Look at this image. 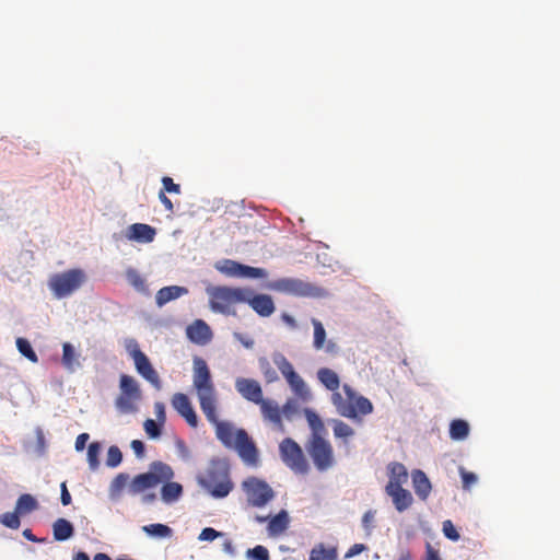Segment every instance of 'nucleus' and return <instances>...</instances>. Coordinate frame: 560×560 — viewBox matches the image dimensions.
<instances>
[{
    "label": "nucleus",
    "instance_id": "a19ab883",
    "mask_svg": "<svg viewBox=\"0 0 560 560\" xmlns=\"http://www.w3.org/2000/svg\"><path fill=\"white\" fill-rule=\"evenodd\" d=\"M101 453V445L97 442H93L88 447V462L92 470L97 469L100 465L98 456Z\"/></svg>",
    "mask_w": 560,
    "mask_h": 560
},
{
    "label": "nucleus",
    "instance_id": "bb28decb",
    "mask_svg": "<svg viewBox=\"0 0 560 560\" xmlns=\"http://www.w3.org/2000/svg\"><path fill=\"white\" fill-rule=\"evenodd\" d=\"M188 290L184 287L170 285L160 289L155 295V301L159 306H163L172 300L178 299L186 294Z\"/></svg>",
    "mask_w": 560,
    "mask_h": 560
},
{
    "label": "nucleus",
    "instance_id": "09e8293b",
    "mask_svg": "<svg viewBox=\"0 0 560 560\" xmlns=\"http://www.w3.org/2000/svg\"><path fill=\"white\" fill-rule=\"evenodd\" d=\"M305 416H306L307 422H308L310 427L313 429L314 433H317L319 430H322L324 428L323 421L320 420L318 415L315 413L314 411L306 409Z\"/></svg>",
    "mask_w": 560,
    "mask_h": 560
},
{
    "label": "nucleus",
    "instance_id": "052dcab7",
    "mask_svg": "<svg viewBox=\"0 0 560 560\" xmlns=\"http://www.w3.org/2000/svg\"><path fill=\"white\" fill-rule=\"evenodd\" d=\"M366 550V546L363 544H354L349 548V550L346 552L345 558H352L362 551Z\"/></svg>",
    "mask_w": 560,
    "mask_h": 560
},
{
    "label": "nucleus",
    "instance_id": "338daca9",
    "mask_svg": "<svg viewBox=\"0 0 560 560\" xmlns=\"http://www.w3.org/2000/svg\"><path fill=\"white\" fill-rule=\"evenodd\" d=\"M234 337L243 343L246 348H252L254 346V341L249 338H244L242 334L234 332Z\"/></svg>",
    "mask_w": 560,
    "mask_h": 560
},
{
    "label": "nucleus",
    "instance_id": "a211bd4d",
    "mask_svg": "<svg viewBox=\"0 0 560 560\" xmlns=\"http://www.w3.org/2000/svg\"><path fill=\"white\" fill-rule=\"evenodd\" d=\"M257 406H259L262 419L266 422L271 423L277 430L281 432L284 431L281 408L276 400L264 398L262 402H259Z\"/></svg>",
    "mask_w": 560,
    "mask_h": 560
},
{
    "label": "nucleus",
    "instance_id": "f257e3e1",
    "mask_svg": "<svg viewBox=\"0 0 560 560\" xmlns=\"http://www.w3.org/2000/svg\"><path fill=\"white\" fill-rule=\"evenodd\" d=\"M192 386L196 389L201 411L211 412L213 407H218V394L210 369L206 360L200 357L194 358Z\"/></svg>",
    "mask_w": 560,
    "mask_h": 560
},
{
    "label": "nucleus",
    "instance_id": "20e7f679",
    "mask_svg": "<svg viewBox=\"0 0 560 560\" xmlns=\"http://www.w3.org/2000/svg\"><path fill=\"white\" fill-rule=\"evenodd\" d=\"M247 300V289L217 287L210 291L211 310L224 315H235L233 310L237 303Z\"/></svg>",
    "mask_w": 560,
    "mask_h": 560
},
{
    "label": "nucleus",
    "instance_id": "4c0bfd02",
    "mask_svg": "<svg viewBox=\"0 0 560 560\" xmlns=\"http://www.w3.org/2000/svg\"><path fill=\"white\" fill-rule=\"evenodd\" d=\"M16 348L20 351V353L22 355H24L25 358H27L31 362H33V363L38 362V357H37L36 352L33 350V348L27 339L19 337L16 339Z\"/></svg>",
    "mask_w": 560,
    "mask_h": 560
},
{
    "label": "nucleus",
    "instance_id": "c756f323",
    "mask_svg": "<svg viewBox=\"0 0 560 560\" xmlns=\"http://www.w3.org/2000/svg\"><path fill=\"white\" fill-rule=\"evenodd\" d=\"M337 558L336 547H327L320 542L313 547L308 560H337Z\"/></svg>",
    "mask_w": 560,
    "mask_h": 560
},
{
    "label": "nucleus",
    "instance_id": "2f4dec72",
    "mask_svg": "<svg viewBox=\"0 0 560 560\" xmlns=\"http://www.w3.org/2000/svg\"><path fill=\"white\" fill-rule=\"evenodd\" d=\"M182 493L183 487L177 482H170V480L165 481V485L161 489V497L166 503L178 500Z\"/></svg>",
    "mask_w": 560,
    "mask_h": 560
},
{
    "label": "nucleus",
    "instance_id": "f704fd0d",
    "mask_svg": "<svg viewBox=\"0 0 560 560\" xmlns=\"http://www.w3.org/2000/svg\"><path fill=\"white\" fill-rule=\"evenodd\" d=\"M312 324L314 327L313 347L316 350H322V349H324L325 341H326V330H325L323 324L316 318H312Z\"/></svg>",
    "mask_w": 560,
    "mask_h": 560
},
{
    "label": "nucleus",
    "instance_id": "cd10ccee",
    "mask_svg": "<svg viewBox=\"0 0 560 560\" xmlns=\"http://www.w3.org/2000/svg\"><path fill=\"white\" fill-rule=\"evenodd\" d=\"M317 378L327 389L332 393H339L340 380L335 371L328 368H322L317 372Z\"/></svg>",
    "mask_w": 560,
    "mask_h": 560
},
{
    "label": "nucleus",
    "instance_id": "423d86ee",
    "mask_svg": "<svg viewBox=\"0 0 560 560\" xmlns=\"http://www.w3.org/2000/svg\"><path fill=\"white\" fill-rule=\"evenodd\" d=\"M120 394L115 400L116 408L121 413L137 411V402L142 398V392L137 380L128 374H121L119 378Z\"/></svg>",
    "mask_w": 560,
    "mask_h": 560
},
{
    "label": "nucleus",
    "instance_id": "69168bd1",
    "mask_svg": "<svg viewBox=\"0 0 560 560\" xmlns=\"http://www.w3.org/2000/svg\"><path fill=\"white\" fill-rule=\"evenodd\" d=\"M126 349L131 358H132V352L135 350H140L139 345L135 339H128L126 341Z\"/></svg>",
    "mask_w": 560,
    "mask_h": 560
},
{
    "label": "nucleus",
    "instance_id": "603ef678",
    "mask_svg": "<svg viewBox=\"0 0 560 560\" xmlns=\"http://www.w3.org/2000/svg\"><path fill=\"white\" fill-rule=\"evenodd\" d=\"M443 533L444 535L453 540V541H457L459 539V534L458 532L456 530V528L454 527L453 523L447 520V521H444L443 522Z\"/></svg>",
    "mask_w": 560,
    "mask_h": 560
},
{
    "label": "nucleus",
    "instance_id": "37998d69",
    "mask_svg": "<svg viewBox=\"0 0 560 560\" xmlns=\"http://www.w3.org/2000/svg\"><path fill=\"white\" fill-rule=\"evenodd\" d=\"M241 269L240 277L242 278H266L267 272L262 268L250 267L246 265L236 266Z\"/></svg>",
    "mask_w": 560,
    "mask_h": 560
},
{
    "label": "nucleus",
    "instance_id": "412c9836",
    "mask_svg": "<svg viewBox=\"0 0 560 560\" xmlns=\"http://www.w3.org/2000/svg\"><path fill=\"white\" fill-rule=\"evenodd\" d=\"M255 521L257 523H265L268 521V533L270 536L281 535L289 526V515L284 510L280 511L272 517L256 515Z\"/></svg>",
    "mask_w": 560,
    "mask_h": 560
},
{
    "label": "nucleus",
    "instance_id": "1a4fd4ad",
    "mask_svg": "<svg viewBox=\"0 0 560 560\" xmlns=\"http://www.w3.org/2000/svg\"><path fill=\"white\" fill-rule=\"evenodd\" d=\"M85 281V273L81 269H70L54 275L49 280V288L58 299L66 298L77 291Z\"/></svg>",
    "mask_w": 560,
    "mask_h": 560
},
{
    "label": "nucleus",
    "instance_id": "6e6552de",
    "mask_svg": "<svg viewBox=\"0 0 560 560\" xmlns=\"http://www.w3.org/2000/svg\"><path fill=\"white\" fill-rule=\"evenodd\" d=\"M269 289L300 298H320L326 294L323 288L296 278L278 279L269 284Z\"/></svg>",
    "mask_w": 560,
    "mask_h": 560
},
{
    "label": "nucleus",
    "instance_id": "aec40b11",
    "mask_svg": "<svg viewBox=\"0 0 560 560\" xmlns=\"http://www.w3.org/2000/svg\"><path fill=\"white\" fill-rule=\"evenodd\" d=\"M244 303H248L249 306L261 317L270 316L276 310L273 300L270 295L253 294L248 289L247 300H245Z\"/></svg>",
    "mask_w": 560,
    "mask_h": 560
},
{
    "label": "nucleus",
    "instance_id": "39448f33",
    "mask_svg": "<svg viewBox=\"0 0 560 560\" xmlns=\"http://www.w3.org/2000/svg\"><path fill=\"white\" fill-rule=\"evenodd\" d=\"M172 468L162 462H154L150 465V470L144 474L137 475L131 483L130 491L140 493L147 489L154 488L159 483L171 480L173 478Z\"/></svg>",
    "mask_w": 560,
    "mask_h": 560
},
{
    "label": "nucleus",
    "instance_id": "58836bf2",
    "mask_svg": "<svg viewBox=\"0 0 560 560\" xmlns=\"http://www.w3.org/2000/svg\"><path fill=\"white\" fill-rule=\"evenodd\" d=\"M332 429L336 438L347 439L354 434V430L341 420H334Z\"/></svg>",
    "mask_w": 560,
    "mask_h": 560
},
{
    "label": "nucleus",
    "instance_id": "3c124183",
    "mask_svg": "<svg viewBox=\"0 0 560 560\" xmlns=\"http://www.w3.org/2000/svg\"><path fill=\"white\" fill-rule=\"evenodd\" d=\"M280 408L282 416L290 420L298 412V402L294 399H288Z\"/></svg>",
    "mask_w": 560,
    "mask_h": 560
},
{
    "label": "nucleus",
    "instance_id": "ddd939ff",
    "mask_svg": "<svg viewBox=\"0 0 560 560\" xmlns=\"http://www.w3.org/2000/svg\"><path fill=\"white\" fill-rule=\"evenodd\" d=\"M233 447L237 451L242 460L249 465L256 466L258 463V451L255 443L244 429L236 430L235 444Z\"/></svg>",
    "mask_w": 560,
    "mask_h": 560
},
{
    "label": "nucleus",
    "instance_id": "0eeeda50",
    "mask_svg": "<svg viewBox=\"0 0 560 560\" xmlns=\"http://www.w3.org/2000/svg\"><path fill=\"white\" fill-rule=\"evenodd\" d=\"M306 451L318 471H327L335 465V453L329 441L325 440L318 433H313L310 439Z\"/></svg>",
    "mask_w": 560,
    "mask_h": 560
},
{
    "label": "nucleus",
    "instance_id": "4be33fe9",
    "mask_svg": "<svg viewBox=\"0 0 560 560\" xmlns=\"http://www.w3.org/2000/svg\"><path fill=\"white\" fill-rule=\"evenodd\" d=\"M156 231L145 223H133L128 228L127 238L138 243H151L154 241Z\"/></svg>",
    "mask_w": 560,
    "mask_h": 560
},
{
    "label": "nucleus",
    "instance_id": "f3484780",
    "mask_svg": "<svg viewBox=\"0 0 560 560\" xmlns=\"http://www.w3.org/2000/svg\"><path fill=\"white\" fill-rule=\"evenodd\" d=\"M172 407L185 419L191 428H197L199 420L189 397L183 393H176L171 399Z\"/></svg>",
    "mask_w": 560,
    "mask_h": 560
},
{
    "label": "nucleus",
    "instance_id": "f03ea898",
    "mask_svg": "<svg viewBox=\"0 0 560 560\" xmlns=\"http://www.w3.org/2000/svg\"><path fill=\"white\" fill-rule=\"evenodd\" d=\"M342 389L345 397L340 393H332L331 395V402L340 416L357 419L373 411L372 402L368 398L358 395L351 386L345 384Z\"/></svg>",
    "mask_w": 560,
    "mask_h": 560
},
{
    "label": "nucleus",
    "instance_id": "8fccbe9b",
    "mask_svg": "<svg viewBox=\"0 0 560 560\" xmlns=\"http://www.w3.org/2000/svg\"><path fill=\"white\" fill-rule=\"evenodd\" d=\"M459 474L465 490H469L478 480L474 472L467 471L464 467H459Z\"/></svg>",
    "mask_w": 560,
    "mask_h": 560
},
{
    "label": "nucleus",
    "instance_id": "7c9ffc66",
    "mask_svg": "<svg viewBox=\"0 0 560 560\" xmlns=\"http://www.w3.org/2000/svg\"><path fill=\"white\" fill-rule=\"evenodd\" d=\"M37 508L38 503L36 499L28 493L21 494L15 504V511L20 515L28 514L35 511Z\"/></svg>",
    "mask_w": 560,
    "mask_h": 560
},
{
    "label": "nucleus",
    "instance_id": "680f3d73",
    "mask_svg": "<svg viewBox=\"0 0 560 560\" xmlns=\"http://www.w3.org/2000/svg\"><path fill=\"white\" fill-rule=\"evenodd\" d=\"M423 560H441L439 551L429 542L425 546V558Z\"/></svg>",
    "mask_w": 560,
    "mask_h": 560
},
{
    "label": "nucleus",
    "instance_id": "c03bdc74",
    "mask_svg": "<svg viewBox=\"0 0 560 560\" xmlns=\"http://www.w3.org/2000/svg\"><path fill=\"white\" fill-rule=\"evenodd\" d=\"M162 427L163 425H160V423L153 419H147L143 423V429L147 435L151 439H158L161 436Z\"/></svg>",
    "mask_w": 560,
    "mask_h": 560
},
{
    "label": "nucleus",
    "instance_id": "9d476101",
    "mask_svg": "<svg viewBox=\"0 0 560 560\" xmlns=\"http://www.w3.org/2000/svg\"><path fill=\"white\" fill-rule=\"evenodd\" d=\"M242 490L246 495L248 506L264 508L275 497L272 488L257 477H248L242 482Z\"/></svg>",
    "mask_w": 560,
    "mask_h": 560
},
{
    "label": "nucleus",
    "instance_id": "2eb2a0df",
    "mask_svg": "<svg viewBox=\"0 0 560 560\" xmlns=\"http://www.w3.org/2000/svg\"><path fill=\"white\" fill-rule=\"evenodd\" d=\"M132 360L137 372L148 381L156 390L162 388V382L159 373L152 366L149 358L141 350H135L132 352Z\"/></svg>",
    "mask_w": 560,
    "mask_h": 560
},
{
    "label": "nucleus",
    "instance_id": "13d9d810",
    "mask_svg": "<svg viewBox=\"0 0 560 560\" xmlns=\"http://www.w3.org/2000/svg\"><path fill=\"white\" fill-rule=\"evenodd\" d=\"M60 491H61V494H60V500H61V503L62 505H69L72 501V498H71V494L67 488V482L63 481L61 482L60 485Z\"/></svg>",
    "mask_w": 560,
    "mask_h": 560
},
{
    "label": "nucleus",
    "instance_id": "c9c22d12",
    "mask_svg": "<svg viewBox=\"0 0 560 560\" xmlns=\"http://www.w3.org/2000/svg\"><path fill=\"white\" fill-rule=\"evenodd\" d=\"M128 282L137 290L143 293L148 292V285L144 278L135 269H128L126 272Z\"/></svg>",
    "mask_w": 560,
    "mask_h": 560
},
{
    "label": "nucleus",
    "instance_id": "9b49d317",
    "mask_svg": "<svg viewBox=\"0 0 560 560\" xmlns=\"http://www.w3.org/2000/svg\"><path fill=\"white\" fill-rule=\"evenodd\" d=\"M280 456L283 463L294 472L306 475L310 465L302 447L291 438L284 439L279 445Z\"/></svg>",
    "mask_w": 560,
    "mask_h": 560
},
{
    "label": "nucleus",
    "instance_id": "6ab92c4d",
    "mask_svg": "<svg viewBox=\"0 0 560 560\" xmlns=\"http://www.w3.org/2000/svg\"><path fill=\"white\" fill-rule=\"evenodd\" d=\"M187 338L196 345L205 346L212 339L210 326L202 319H196L186 328Z\"/></svg>",
    "mask_w": 560,
    "mask_h": 560
},
{
    "label": "nucleus",
    "instance_id": "dca6fc26",
    "mask_svg": "<svg viewBox=\"0 0 560 560\" xmlns=\"http://www.w3.org/2000/svg\"><path fill=\"white\" fill-rule=\"evenodd\" d=\"M236 392L247 401L258 405L262 402L264 393L260 383L255 378L237 377L235 380Z\"/></svg>",
    "mask_w": 560,
    "mask_h": 560
},
{
    "label": "nucleus",
    "instance_id": "c85d7f7f",
    "mask_svg": "<svg viewBox=\"0 0 560 560\" xmlns=\"http://www.w3.org/2000/svg\"><path fill=\"white\" fill-rule=\"evenodd\" d=\"M61 362H62V365L68 371H71V372H73L78 366H80L79 355L75 352L74 347L69 342H65L62 346Z\"/></svg>",
    "mask_w": 560,
    "mask_h": 560
},
{
    "label": "nucleus",
    "instance_id": "6e6d98bb",
    "mask_svg": "<svg viewBox=\"0 0 560 560\" xmlns=\"http://www.w3.org/2000/svg\"><path fill=\"white\" fill-rule=\"evenodd\" d=\"M154 413L156 416V421L160 423V425H164L166 422V412L163 402L156 401L154 404Z\"/></svg>",
    "mask_w": 560,
    "mask_h": 560
},
{
    "label": "nucleus",
    "instance_id": "774afa93",
    "mask_svg": "<svg viewBox=\"0 0 560 560\" xmlns=\"http://www.w3.org/2000/svg\"><path fill=\"white\" fill-rule=\"evenodd\" d=\"M324 348L327 353L335 354L338 352V346L331 340H329L327 342L325 341Z\"/></svg>",
    "mask_w": 560,
    "mask_h": 560
},
{
    "label": "nucleus",
    "instance_id": "b1692460",
    "mask_svg": "<svg viewBox=\"0 0 560 560\" xmlns=\"http://www.w3.org/2000/svg\"><path fill=\"white\" fill-rule=\"evenodd\" d=\"M389 480L385 489L392 490L393 488L402 487L408 480L407 468L401 463H390L387 467Z\"/></svg>",
    "mask_w": 560,
    "mask_h": 560
},
{
    "label": "nucleus",
    "instance_id": "e2e57ef3",
    "mask_svg": "<svg viewBox=\"0 0 560 560\" xmlns=\"http://www.w3.org/2000/svg\"><path fill=\"white\" fill-rule=\"evenodd\" d=\"M159 199H160V201L163 203L164 208H165L168 212H173V210H174L173 202H172V201H171V199L166 196L165 190H160V192H159Z\"/></svg>",
    "mask_w": 560,
    "mask_h": 560
},
{
    "label": "nucleus",
    "instance_id": "a878e982",
    "mask_svg": "<svg viewBox=\"0 0 560 560\" xmlns=\"http://www.w3.org/2000/svg\"><path fill=\"white\" fill-rule=\"evenodd\" d=\"M74 535L72 523L66 518H57L52 524V536L56 541H65Z\"/></svg>",
    "mask_w": 560,
    "mask_h": 560
},
{
    "label": "nucleus",
    "instance_id": "393cba45",
    "mask_svg": "<svg viewBox=\"0 0 560 560\" xmlns=\"http://www.w3.org/2000/svg\"><path fill=\"white\" fill-rule=\"evenodd\" d=\"M411 478L416 494L419 499L423 501L427 500L432 490L431 482L427 475L422 470L416 469L412 471Z\"/></svg>",
    "mask_w": 560,
    "mask_h": 560
},
{
    "label": "nucleus",
    "instance_id": "f8f14e48",
    "mask_svg": "<svg viewBox=\"0 0 560 560\" xmlns=\"http://www.w3.org/2000/svg\"><path fill=\"white\" fill-rule=\"evenodd\" d=\"M275 365L279 369L292 390L298 395H303L306 392V385L303 378L295 372L291 362L280 352L272 355Z\"/></svg>",
    "mask_w": 560,
    "mask_h": 560
},
{
    "label": "nucleus",
    "instance_id": "0e129e2a",
    "mask_svg": "<svg viewBox=\"0 0 560 560\" xmlns=\"http://www.w3.org/2000/svg\"><path fill=\"white\" fill-rule=\"evenodd\" d=\"M89 434L88 433H81L77 436V440H75V450L77 451H83L84 447H85V444L89 440Z\"/></svg>",
    "mask_w": 560,
    "mask_h": 560
},
{
    "label": "nucleus",
    "instance_id": "4d7b16f0",
    "mask_svg": "<svg viewBox=\"0 0 560 560\" xmlns=\"http://www.w3.org/2000/svg\"><path fill=\"white\" fill-rule=\"evenodd\" d=\"M375 518V511L369 510L363 514L362 526L366 532H371Z\"/></svg>",
    "mask_w": 560,
    "mask_h": 560
},
{
    "label": "nucleus",
    "instance_id": "de8ad7c7",
    "mask_svg": "<svg viewBox=\"0 0 560 560\" xmlns=\"http://www.w3.org/2000/svg\"><path fill=\"white\" fill-rule=\"evenodd\" d=\"M247 557L252 558L253 560H270L268 549L261 545L248 549Z\"/></svg>",
    "mask_w": 560,
    "mask_h": 560
},
{
    "label": "nucleus",
    "instance_id": "72a5a7b5",
    "mask_svg": "<svg viewBox=\"0 0 560 560\" xmlns=\"http://www.w3.org/2000/svg\"><path fill=\"white\" fill-rule=\"evenodd\" d=\"M143 532L147 533L150 536L160 537V538H166L171 537L173 534V530L171 527L164 524L155 523L145 525L142 527Z\"/></svg>",
    "mask_w": 560,
    "mask_h": 560
},
{
    "label": "nucleus",
    "instance_id": "864d4df0",
    "mask_svg": "<svg viewBox=\"0 0 560 560\" xmlns=\"http://www.w3.org/2000/svg\"><path fill=\"white\" fill-rule=\"evenodd\" d=\"M220 536H222L221 532H218L212 527H206L199 534L198 539L202 541H212Z\"/></svg>",
    "mask_w": 560,
    "mask_h": 560
},
{
    "label": "nucleus",
    "instance_id": "5701e85b",
    "mask_svg": "<svg viewBox=\"0 0 560 560\" xmlns=\"http://www.w3.org/2000/svg\"><path fill=\"white\" fill-rule=\"evenodd\" d=\"M385 492L388 497L392 498L395 509L400 513L408 510L412 505L413 498L411 493L402 487L393 488L392 490L385 489Z\"/></svg>",
    "mask_w": 560,
    "mask_h": 560
},
{
    "label": "nucleus",
    "instance_id": "79ce46f5",
    "mask_svg": "<svg viewBox=\"0 0 560 560\" xmlns=\"http://www.w3.org/2000/svg\"><path fill=\"white\" fill-rule=\"evenodd\" d=\"M236 266H242V264L236 262L234 260L225 259L221 265H218L217 268L221 272L232 276V277H240L241 269Z\"/></svg>",
    "mask_w": 560,
    "mask_h": 560
},
{
    "label": "nucleus",
    "instance_id": "a18cd8bd",
    "mask_svg": "<svg viewBox=\"0 0 560 560\" xmlns=\"http://www.w3.org/2000/svg\"><path fill=\"white\" fill-rule=\"evenodd\" d=\"M129 476L127 474H118L110 483V493L113 495L118 494L128 483Z\"/></svg>",
    "mask_w": 560,
    "mask_h": 560
},
{
    "label": "nucleus",
    "instance_id": "e433bc0d",
    "mask_svg": "<svg viewBox=\"0 0 560 560\" xmlns=\"http://www.w3.org/2000/svg\"><path fill=\"white\" fill-rule=\"evenodd\" d=\"M259 369L265 377V381L270 384L275 383L279 380L278 374L276 370L272 368L269 360L265 357L260 358L258 360Z\"/></svg>",
    "mask_w": 560,
    "mask_h": 560
},
{
    "label": "nucleus",
    "instance_id": "473e14b6",
    "mask_svg": "<svg viewBox=\"0 0 560 560\" xmlns=\"http://www.w3.org/2000/svg\"><path fill=\"white\" fill-rule=\"evenodd\" d=\"M469 434V424L462 419H456L451 422L450 436L452 440H464Z\"/></svg>",
    "mask_w": 560,
    "mask_h": 560
},
{
    "label": "nucleus",
    "instance_id": "bf43d9fd",
    "mask_svg": "<svg viewBox=\"0 0 560 560\" xmlns=\"http://www.w3.org/2000/svg\"><path fill=\"white\" fill-rule=\"evenodd\" d=\"M130 445L137 457L142 458L144 456L145 447L142 441L133 440Z\"/></svg>",
    "mask_w": 560,
    "mask_h": 560
},
{
    "label": "nucleus",
    "instance_id": "4468645a",
    "mask_svg": "<svg viewBox=\"0 0 560 560\" xmlns=\"http://www.w3.org/2000/svg\"><path fill=\"white\" fill-rule=\"evenodd\" d=\"M206 419L215 428V435L218 440L226 447H233L235 444V433L233 425L230 422L221 421L218 415V407H213L211 412L202 411Z\"/></svg>",
    "mask_w": 560,
    "mask_h": 560
},
{
    "label": "nucleus",
    "instance_id": "5fc2aeb1",
    "mask_svg": "<svg viewBox=\"0 0 560 560\" xmlns=\"http://www.w3.org/2000/svg\"><path fill=\"white\" fill-rule=\"evenodd\" d=\"M162 190H165V194H180V186L178 184H175L171 177L164 176L162 178Z\"/></svg>",
    "mask_w": 560,
    "mask_h": 560
},
{
    "label": "nucleus",
    "instance_id": "ea45409f",
    "mask_svg": "<svg viewBox=\"0 0 560 560\" xmlns=\"http://www.w3.org/2000/svg\"><path fill=\"white\" fill-rule=\"evenodd\" d=\"M0 523L11 529H18L21 526L20 514L14 512H5L0 515Z\"/></svg>",
    "mask_w": 560,
    "mask_h": 560
},
{
    "label": "nucleus",
    "instance_id": "7ed1b4c3",
    "mask_svg": "<svg viewBox=\"0 0 560 560\" xmlns=\"http://www.w3.org/2000/svg\"><path fill=\"white\" fill-rule=\"evenodd\" d=\"M199 483L214 498H225L233 489L229 467L221 460H212Z\"/></svg>",
    "mask_w": 560,
    "mask_h": 560
},
{
    "label": "nucleus",
    "instance_id": "49530a36",
    "mask_svg": "<svg viewBox=\"0 0 560 560\" xmlns=\"http://www.w3.org/2000/svg\"><path fill=\"white\" fill-rule=\"evenodd\" d=\"M122 460V454L117 446H110L107 452L106 465L117 467Z\"/></svg>",
    "mask_w": 560,
    "mask_h": 560
}]
</instances>
